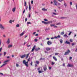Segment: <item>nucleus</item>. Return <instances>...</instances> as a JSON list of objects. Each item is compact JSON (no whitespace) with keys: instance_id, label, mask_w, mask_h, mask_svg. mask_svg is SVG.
<instances>
[{"instance_id":"nucleus-1","label":"nucleus","mask_w":77,"mask_h":77,"mask_svg":"<svg viewBox=\"0 0 77 77\" xmlns=\"http://www.w3.org/2000/svg\"><path fill=\"white\" fill-rule=\"evenodd\" d=\"M9 60H7L5 61L3 63H4V64H3L1 66V67H3V66H5V65H6L7 64V63H6L8 62H9Z\"/></svg>"},{"instance_id":"nucleus-2","label":"nucleus","mask_w":77,"mask_h":77,"mask_svg":"<svg viewBox=\"0 0 77 77\" xmlns=\"http://www.w3.org/2000/svg\"><path fill=\"white\" fill-rule=\"evenodd\" d=\"M0 29H1L2 30H5V27L2 24H0Z\"/></svg>"},{"instance_id":"nucleus-3","label":"nucleus","mask_w":77,"mask_h":77,"mask_svg":"<svg viewBox=\"0 0 77 77\" xmlns=\"http://www.w3.org/2000/svg\"><path fill=\"white\" fill-rule=\"evenodd\" d=\"M67 67H74V65L68 64L67 66Z\"/></svg>"},{"instance_id":"nucleus-4","label":"nucleus","mask_w":77,"mask_h":77,"mask_svg":"<svg viewBox=\"0 0 77 77\" xmlns=\"http://www.w3.org/2000/svg\"><path fill=\"white\" fill-rule=\"evenodd\" d=\"M69 53H70V51H69V50H68V51H67L64 54V55H67Z\"/></svg>"},{"instance_id":"nucleus-5","label":"nucleus","mask_w":77,"mask_h":77,"mask_svg":"<svg viewBox=\"0 0 77 77\" xmlns=\"http://www.w3.org/2000/svg\"><path fill=\"white\" fill-rule=\"evenodd\" d=\"M53 2L54 4V5L57 6V1L56 0H54Z\"/></svg>"},{"instance_id":"nucleus-6","label":"nucleus","mask_w":77,"mask_h":77,"mask_svg":"<svg viewBox=\"0 0 77 77\" xmlns=\"http://www.w3.org/2000/svg\"><path fill=\"white\" fill-rule=\"evenodd\" d=\"M47 43L48 45H50L52 44V42L50 41H48Z\"/></svg>"},{"instance_id":"nucleus-7","label":"nucleus","mask_w":77,"mask_h":77,"mask_svg":"<svg viewBox=\"0 0 77 77\" xmlns=\"http://www.w3.org/2000/svg\"><path fill=\"white\" fill-rule=\"evenodd\" d=\"M42 23L46 25L48 24V22H45L44 21H42Z\"/></svg>"},{"instance_id":"nucleus-8","label":"nucleus","mask_w":77,"mask_h":77,"mask_svg":"<svg viewBox=\"0 0 77 77\" xmlns=\"http://www.w3.org/2000/svg\"><path fill=\"white\" fill-rule=\"evenodd\" d=\"M26 56V55L25 54L22 56H21V59H23L24 57H25Z\"/></svg>"},{"instance_id":"nucleus-9","label":"nucleus","mask_w":77,"mask_h":77,"mask_svg":"<svg viewBox=\"0 0 77 77\" xmlns=\"http://www.w3.org/2000/svg\"><path fill=\"white\" fill-rule=\"evenodd\" d=\"M35 48H36V46L34 45L31 51H32V52L33 51L35 50Z\"/></svg>"},{"instance_id":"nucleus-10","label":"nucleus","mask_w":77,"mask_h":77,"mask_svg":"<svg viewBox=\"0 0 77 77\" xmlns=\"http://www.w3.org/2000/svg\"><path fill=\"white\" fill-rule=\"evenodd\" d=\"M26 64H25V66L27 67H29V65H28V61H27L26 62Z\"/></svg>"},{"instance_id":"nucleus-11","label":"nucleus","mask_w":77,"mask_h":77,"mask_svg":"<svg viewBox=\"0 0 77 77\" xmlns=\"http://www.w3.org/2000/svg\"><path fill=\"white\" fill-rule=\"evenodd\" d=\"M10 43V39L9 38H8V40L7 42V44H9Z\"/></svg>"},{"instance_id":"nucleus-12","label":"nucleus","mask_w":77,"mask_h":77,"mask_svg":"<svg viewBox=\"0 0 77 77\" xmlns=\"http://www.w3.org/2000/svg\"><path fill=\"white\" fill-rule=\"evenodd\" d=\"M29 9L30 11L31 10V7L30 6V3L29 2Z\"/></svg>"},{"instance_id":"nucleus-13","label":"nucleus","mask_w":77,"mask_h":77,"mask_svg":"<svg viewBox=\"0 0 77 77\" xmlns=\"http://www.w3.org/2000/svg\"><path fill=\"white\" fill-rule=\"evenodd\" d=\"M47 66H45L44 67H43V69L44 71H46V70H47Z\"/></svg>"},{"instance_id":"nucleus-14","label":"nucleus","mask_w":77,"mask_h":77,"mask_svg":"<svg viewBox=\"0 0 77 77\" xmlns=\"http://www.w3.org/2000/svg\"><path fill=\"white\" fill-rule=\"evenodd\" d=\"M65 44H67L69 45L70 44V42H68V41H66L65 42Z\"/></svg>"},{"instance_id":"nucleus-15","label":"nucleus","mask_w":77,"mask_h":77,"mask_svg":"<svg viewBox=\"0 0 77 77\" xmlns=\"http://www.w3.org/2000/svg\"><path fill=\"white\" fill-rule=\"evenodd\" d=\"M24 34V32H23L20 34V36H23V35Z\"/></svg>"},{"instance_id":"nucleus-16","label":"nucleus","mask_w":77,"mask_h":77,"mask_svg":"<svg viewBox=\"0 0 77 77\" xmlns=\"http://www.w3.org/2000/svg\"><path fill=\"white\" fill-rule=\"evenodd\" d=\"M46 50L47 51H50L51 50V48H46Z\"/></svg>"},{"instance_id":"nucleus-17","label":"nucleus","mask_w":77,"mask_h":77,"mask_svg":"<svg viewBox=\"0 0 77 77\" xmlns=\"http://www.w3.org/2000/svg\"><path fill=\"white\" fill-rule=\"evenodd\" d=\"M42 10L43 11H47V9H45V8H43L42 9Z\"/></svg>"},{"instance_id":"nucleus-18","label":"nucleus","mask_w":77,"mask_h":77,"mask_svg":"<svg viewBox=\"0 0 77 77\" xmlns=\"http://www.w3.org/2000/svg\"><path fill=\"white\" fill-rule=\"evenodd\" d=\"M15 8H13L12 9L13 12H14L15 11Z\"/></svg>"},{"instance_id":"nucleus-19","label":"nucleus","mask_w":77,"mask_h":77,"mask_svg":"<svg viewBox=\"0 0 77 77\" xmlns=\"http://www.w3.org/2000/svg\"><path fill=\"white\" fill-rule=\"evenodd\" d=\"M40 50V48H36L35 50L36 51H38V50Z\"/></svg>"},{"instance_id":"nucleus-20","label":"nucleus","mask_w":77,"mask_h":77,"mask_svg":"<svg viewBox=\"0 0 77 77\" xmlns=\"http://www.w3.org/2000/svg\"><path fill=\"white\" fill-rule=\"evenodd\" d=\"M14 21H13V20H10L9 21V23L10 24H12V22H14Z\"/></svg>"},{"instance_id":"nucleus-21","label":"nucleus","mask_w":77,"mask_h":77,"mask_svg":"<svg viewBox=\"0 0 77 77\" xmlns=\"http://www.w3.org/2000/svg\"><path fill=\"white\" fill-rule=\"evenodd\" d=\"M53 59L55 60V61H57V58H56V57H53Z\"/></svg>"},{"instance_id":"nucleus-22","label":"nucleus","mask_w":77,"mask_h":77,"mask_svg":"<svg viewBox=\"0 0 77 77\" xmlns=\"http://www.w3.org/2000/svg\"><path fill=\"white\" fill-rule=\"evenodd\" d=\"M48 24H50V23H53V21H50L48 22Z\"/></svg>"},{"instance_id":"nucleus-23","label":"nucleus","mask_w":77,"mask_h":77,"mask_svg":"<svg viewBox=\"0 0 77 77\" xmlns=\"http://www.w3.org/2000/svg\"><path fill=\"white\" fill-rule=\"evenodd\" d=\"M23 64H24V65H26V60H23Z\"/></svg>"},{"instance_id":"nucleus-24","label":"nucleus","mask_w":77,"mask_h":77,"mask_svg":"<svg viewBox=\"0 0 77 77\" xmlns=\"http://www.w3.org/2000/svg\"><path fill=\"white\" fill-rule=\"evenodd\" d=\"M29 54H30V53H29L28 54L26 55V59H27V58H28V57H29Z\"/></svg>"},{"instance_id":"nucleus-25","label":"nucleus","mask_w":77,"mask_h":77,"mask_svg":"<svg viewBox=\"0 0 77 77\" xmlns=\"http://www.w3.org/2000/svg\"><path fill=\"white\" fill-rule=\"evenodd\" d=\"M27 5V3H26V1H25L24 2V6H26Z\"/></svg>"},{"instance_id":"nucleus-26","label":"nucleus","mask_w":77,"mask_h":77,"mask_svg":"<svg viewBox=\"0 0 77 77\" xmlns=\"http://www.w3.org/2000/svg\"><path fill=\"white\" fill-rule=\"evenodd\" d=\"M12 47V45H8V48H11V47Z\"/></svg>"},{"instance_id":"nucleus-27","label":"nucleus","mask_w":77,"mask_h":77,"mask_svg":"<svg viewBox=\"0 0 77 77\" xmlns=\"http://www.w3.org/2000/svg\"><path fill=\"white\" fill-rule=\"evenodd\" d=\"M55 64V62H52L51 63V65H54Z\"/></svg>"},{"instance_id":"nucleus-28","label":"nucleus","mask_w":77,"mask_h":77,"mask_svg":"<svg viewBox=\"0 0 77 77\" xmlns=\"http://www.w3.org/2000/svg\"><path fill=\"white\" fill-rule=\"evenodd\" d=\"M64 32H61L60 33V35H64Z\"/></svg>"},{"instance_id":"nucleus-29","label":"nucleus","mask_w":77,"mask_h":77,"mask_svg":"<svg viewBox=\"0 0 77 77\" xmlns=\"http://www.w3.org/2000/svg\"><path fill=\"white\" fill-rule=\"evenodd\" d=\"M60 43H62V42H63V40H62V39H60Z\"/></svg>"},{"instance_id":"nucleus-30","label":"nucleus","mask_w":77,"mask_h":77,"mask_svg":"<svg viewBox=\"0 0 77 77\" xmlns=\"http://www.w3.org/2000/svg\"><path fill=\"white\" fill-rule=\"evenodd\" d=\"M44 60V58H41L40 59V60Z\"/></svg>"},{"instance_id":"nucleus-31","label":"nucleus","mask_w":77,"mask_h":77,"mask_svg":"<svg viewBox=\"0 0 77 77\" xmlns=\"http://www.w3.org/2000/svg\"><path fill=\"white\" fill-rule=\"evenodd\" d=\"M16 27H20V25L17 24L16 25Z\"/></svg>"},{"instance_id":"nucleus-32","label":"nucleus","mask_w":77,"mask_h":77,"mask_svg":"<svg viewBox=\"0 0 77 77\" xmlns=\"http://www.w3.org/2000/svg\"><path fill=\"white\" fill-rule=\"evenodd\" d=\"M59 54V53H55V56H57V55H58Z\"/></svg>"},{"instance_id":"nucleus-33","label":"nucleus","mask_w":77,"mask_h":77,"mask_svg":"<svg viewBox=\"0 0 77 77\" xmlns=\"http://www.w3.org/2000/svg\"><path fill=\"white\" fill-rule=\"evenodd\" d=\"M60 38V35H58L57 36V38Z\"/></svg>"},{"instance_id":"nucleus-34","label":"nucleus","mask_w":77,"mask_h":77,"mask_svg":"<svg viewBox=\"0 0 77 77\" xmlns=\"http://www.w3.org/2000/svg\"><path fill=\"white\" fill-rule=\"evenodd\" d=\"M16 65L17 67H18V66H19V64H18L17 63L16 64Z\"/></svg>"},{"instance_id":"nucleus-35","label":"nucleus","mask_w":77,"mask_h":77,"mask_svg":"<svg viewBox=\"0 0 77 77\" xmlns=\"http://www.w3.org/2000/svg\"><path fill=\"white\" fill-rule=\"evenodd\" d=\"M64 6H65V7H66V6H67V5H66V3H64Z\"/></svg>"},{"instance_id":"nucleus-36","label":"nucleus","mask_w":77,"mask_h":77,"mask_svg":"<svg viewBox=\"0 0 77 77\" xmlns=\"http://www.w3.org/2000/svg\"><path fill=\"white\" fill-rule=\"evenodd\" d=\"M50 26H51V27H53V26H54V25L51 24Z\"/></svg>"},{"instance_id":"nucleus-37","label":"nucleus","mask_w":77,"mask_h":77,"mask_svg":"<svg viewBox=\"0 0 77 77\" xmlns=\"http://www.w3.org/2000/svg\"><path fill=\"white\" fill-rule=\"evenodd\" d=\"M44 21H48V20L47 19H44Z\"/></svg>"},{"instance_id":"nucleus-38","label":"nucleus","mask_w":77,"mask_h":77,"mask_svg":"<svg viewBox=\"0 0 77 77\" xmlns=\"http://www.w3.org/2000/svg\"><path fill=\"white\" fill-rule=\"evenodd\" d=\"M42 71H38V73H39V74H40V73H42Z\"/></svg>"},{"instance_id":"nucleus-39","label":"nucleus","mask_w":77,"mask_h":77,"mask_svg":"<svg viewBox=\"0 0 77 77\" xmlns=\"http://www.w3.org/2000/svg\"><path fill=\"white\" fill-rule=\"evenodd\" d=\"M63 36L64 37H66V36L67 37H68V36H67V35H66V34H65L63 35Z\"/></svg>"},{"instance_id":"nucleus-40","label":"nucleus","mask_w":77,"mask_h":77,"mask_svg":"<svg viewBox=\"0 0 77 77\" xmlns=\"http://www.w3.org/2000/svg\"><path fill=\"white\" fill-rule=\"evenodd\" d=\"M39 61H36V63H37V64H39Z\"/></svg>"},{"instance_id":"nucleus-41","label":"nucleus","mask_w":77,"mask_h":77,"mask_svg":"<svg viewBox=\"0 0 77 77\" xmlns=\"http://www.w3.org/2000/svg\"><path fill=\"white\" fill-rule=\"evenodd\" d=\"M64 18H65V17H62L60 18L61 19H64Z\"/></svg>"},{"instance_id":"nucleus-42","label":"nucleus","mask_w":77,"mask_h":77,"mask_svg":"<svg viewBox=\"0 0 77 77\" xmlns=\"http://www.w3.org/2000/svg\"><path fill=\"white\" fill-rule=\"evenodd\" d=\"M35 42H37V41H38V40H37V39H35Z\"/></svg>"},{"instance_id":"nucleus-43","label":"nucleus","mask_w":77,"mask_h":77,"mask_svg":"<svg viewBox=\"0 0 77 77\" xmlns=\"http://www.w3.org/2000/svg\"><path fill=\"white\" fill-rule=\"evenodd\" d=\"M70 41L71 42H72V39H70Z\"/></svg>"},{"instance_id":"nucleus-44","label":"nucleus","mask_w":77,"mask_h":77,"mask_svg":"<svg viewBox=\"0 0 77 77\" xmlns=\"http://www.w3.org/2000/svg\"><path fill=\"white\" fill-rule=\"evenodd\" d=\"M52 14H54V15H57V14L56 13H52Z\"/></svg>"},{"instance_id":"nucleus-45","label":"nucleus","mask_w":77,"mask_h":77,"mask_svg":"<svg viewBox=\"0 0 77 77\" xmlns=\"http://www.w3.org/2000/svg\"><path fill=\"white\" fill-rule=\"evenodd\" d=\"M72 33V32H70V33H69L68 35H71V33Z\"/></svg>"},{"instance_id":"nucleus-46","label":"nucleus","mask_w":77,"mask_h":77,"mask_svg":"<svg viewBox=\"0 0 77 77\" xmlns=\"http://www.w3.org/2000/svg\"><path fill=\"white\" fill-rule=\"evenodd\" d=\"M6 54V52H4V56H5Z\"/></svg>"},{"instance_id":"nucleus-47","label":"nucleus","mask_w":77,"mask_h":77,"mask_svg":"<svg viewBox=\"0 0 77 77\" xmlns=\"http://www.w3.org/2000/svg\"><path fill=\"white\" fill-rule=\"evenodd\" d=\"M31 4H32V5H33V1H31Z\"/></svg>"},{"instance_id":"nucleus-48","label":"nucleus","mask_w":77,"mask_h":77,"mask_svg":"<svg viewBox=\"0 0 77 77\" xmlns=\"http://www.w3.org/2000/svg\"><path fill=\"white\" fill-rule=\"evenodd\" d=\"M74 45H75V43H73L72 44V46H73Z\"/></svg>"},{"instance_id":"nucleus-49","label":"nucleus","mask_w":77,"mask_h":77,"mask_svg":"<svg viewBox=\"0 0 77 77\" xmlns=\"http://www.w3.org/2000/svg\"><path fill=\"white\" fill-rule=\"evenodd\" d=\"M31 23H30V22H27V24H30Z\"/></svg>"},{"instance_id":"nucleus-50","label":"nucleus","mask_w":77,"mask_h":77,"mask_svg":"<svg viewBox=\"0 0 77 77\" xmlns=\"http://www.w3.org/2000/svg\"><path fill=\"white\" fill-rule=\"evenodd\" d=\"M33 63L32 62L30 63L31 66H32Z\"/></svg>"},{"instance_id":"nucleus-51","label":"nucleus","mask_w":77,"mask_h":77,"mask_svg":"<svg viewBox=\"0 0 77 77\" xmlns=\"http://www.w3.org/2000/svg\"><path fill=\"white\" fill-rule=\"evenodd\" d=\"M58 1H59V2H62L63 0H58Z\"/></svg>"},{"instance_id":"nucleus-52","label":"nucleus","mask_w":77,"mask_h":77,"mask_svg":"<svg viewBox=\"0 0 77 77\" xmlns=\"http://www.w3.org/2000/svg\"><path fill=\"white\" fill-rule=\"evenodd\" d=\"M40 69H41V68L40 67L38 68V71H39V70H40Z\"/></svg>"},{"instance_id":"nucleus-53","label":"nucleus","mask_w":77,"mask_h":77,"mask_svg":"<svg viewBox=\"0 0 77 77\" xmlns=\"http://www.w3.org/2000/svg\"><path fill=\"white\" fill-rule=\"evenodd\" d=\"M28 7L27 6H26V10L27 11V9H28Z\"/></svg>"},{"instance_id":"nucleus-54","label":"nucleus","mask_w":77,"mask_h":77,"mask_svg":"<svg viewBox=\"0 0 77 77\" xmlns=\"http://www.w3.org/2000/svg\"><path fill=\"white\" fill-rule=\"evenodd\" d=\"M75 7L76 9H77V3L76 4Z\"/></svg>"},{"instance_id":"nucleus-55","label":"nucleus","mask_w":77,"mask_h":77,"mask_svg":"<svg viewBox=\"0 0 77 77\" xmlns=\"http://www.w3.org/2000/svg\"><path fill=\"white\" fill-rule=\"evenodd\" d=\"M30 58H29L28 60V62H29L30 61Z\"/></svg>"},{"instance_id":"nucleus-56","label":"nucleus","mask_w":77,"mask_h":77,"mask_svg":"<svg viewBox=\"0 0 77 77\" xmlns=\"http://www.w3.org/2000/svg\"><path fill=\"white\" fill-rule=\"evenodd\" d=\"M27 21V18H26L25 19V22H26V21Z\"/></svg>"},{"instance_id":"nucleus-57","label":"nucleus","mask_w":77,"mask_h":77,"mask_svg":"<svg viewBox=\"0 0 77 77\" xmlns=\"http://www.w3.org/2000/svg\"><path fill=\"white\" fill-rule=\"evenodd\" d=\"M60 24V23H58L56 24V25H59Z\"/></svg>"},{"instance_id":"nucleus-58","label":"nucleus","mask_w":77,"mask_h":77,"mask_svg":"<svg viewBox=\"0 0 77 77\" xmlns=\"http://www.w3.org/2000/svg\"><path fill=\"white\" fill-rule=\"evenodd\" d=\"M51 69V67H49V69L50 70V69Z\"/></svg>"},{"instance_id":"nucleus-59","label":"nucleus","mask_w":77,"mask_h":77,"mask_svg":"<svg viewBox=\"0 0 77 77\" xmlns=\"http://www.w3.org/2000/svg\"><path fill=\"white\" fill-rule=\"evenodd\" d=\"M26 10L25 9H24L23 11V13L24 14L25 12V11Z\"/></svg>"},{"instance_id":"nucleus-60","label":"nucleus","mask_w":77,"mask_h":77,"mask_svg":"<svg viewBox=\"0 0 77 77\" xmlns=\"http://www.w3.org/2000/svg\"><path fill=\"white\" fill-rule=\"evenodd\" d=\"M45 53H48V52L47 51H45Z\"/></svg>"},{"instance_id":"nucleus-61","label":"nucleus","mask_w":77,"mask_h":77,"mask_svg":"<svg viewBox=\"0 0 77 77\" xmlns=\"http://www.w3.org/2000/svg\"><path fill=\"white\" fill-rule=\"evenodd\" d=\"M2 48H1L0 49V51H2Z\"/></svg>"},{"instance_id":"nucleus-62","label":"nucleus","mask_w":77,"mask_h":77,"mask_svg":"<svg viewBox=\"0 0 77 77\" xmlns=\"http://www.w3.org/2000/svg\"><path fill=\"white\" fill-rule=\"evenodd\" d=\"M54 38H55V39H57V36L54 37Z\"/></svg>"},{"instance_id":"nucleus-63","label":"nucleus","mask_w":77,"mask_h":77,"mask_svg":"<svg viewBox=\"0 0 77 77\" xmlns=\"http://www.w3.org/2000/svg\"><path fill=\"white\" fill-rule=\"evenodd\" d=\"M3 36L4 38H6V35H3Z\"/></svg>"},{"instance_id":"nucleus-64","label":"nucleus","mask_w":77,"mask_h":77,"mask_svg":"<svg viewBox=\"0 0 77 77\" xmlns=\"http://www.w3.org/2000/svg\"><path fill=\"white\" fill-rule=\"evenodd\" d=\"M0 74H1L2 75H4L2 73H0Z\"/></svg>"}]
</instances>
